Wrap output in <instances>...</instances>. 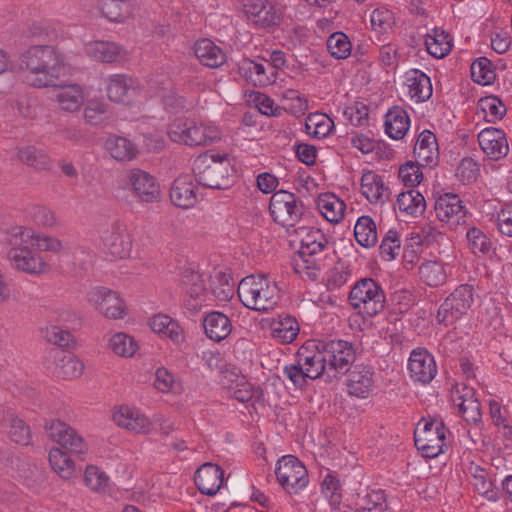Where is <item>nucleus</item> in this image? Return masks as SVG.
<instances>
[{"mask_svg": "<svg viewBox=\"0 0 512 512\" xmlns=\"http://www.w3.org/2000/svg\"><path fill=\"white\" fill-rule=\"evenodd\" d=\"M203 327L206 336L215 342L224 340L232 330L230 319L218 311H212L205 316Z\"/></svg>", "mask_w": 512, "mask_h": 512, "instance_id": "32", "label": "nucleus"}, {"mask_svg": "<svg viewBox=\"0 0 512 512\" xmlns=\"http://www.w3.org/2000/svg\"><path fill=\"white\" fill-rule=\"evenodd\" d=\"M269 211L273 220L291 233L297 224L304 221V204L295 194L286 190L273 193L269 202Z\"/></svg>", "mask_w": 512, "mask_h": 512, "instance_id": "7", "label": "nucleus"}, {"mask_svg": "<svg viewBox=\"0 0 512 512\" xmlns=\"http://www.w3.org/2000/svg\"><path fill=\"white\" fill-rule=\"evenodd\" d=\"M85 486L93 493L116 498V487L110 476L94 464L86 465L83 473Z\"/></svg>", "mask_w": 512, "mask_h": 512, "instance_id": "24", "label": "nucleus"}, {"mask_svg": "<svg viewBox=\"0 0 512 512\" xmlns=\"http://www.w3.org/2000/svg\"><path fill=\"white\" fill-rule=\"evenodd\" d=\"M194 53L200 63L209 68H217L226 61L225 52L206 38L195 42Z\"/></svg>", "mask_w": 512, "mask_h": 512, "instance_id": "30", "label": "nucleus"}, {"mask_svg": "<svg viewBox=\"0 0 512 512\" xmlns=\"http://www.w3.org/2000/svg\"><path fill=\"white\" fill-rule=\"evenodd\" d=\"M397 205L400 211L413 217L422 215L426 209L424 196L414 189L400 193L397 197Z\"/></svg>", "mask_w": 512, "mask_h": 512, "instance_id": "41", "label": "nucleus"}, {"mask_svg": "<svg viewBox=\"0 0 512 512\" xmlns=\"http://www.w3.org/2000/svg\"><path fill=\"white\" fill-rule=\"evenodd\" d=\"M130 186L135 197L143 203H153L160 198V186L156 178L150 173L140 170H130Z\"/></svg>", "mask_w": 512, "mask_h": 512, "instance_id": "18", "label": "nucleus"}, {"mask_svg": "<svg viewBox=\"0 0 512 512\" xmlns=\"http://www.w3.org/2000/svg\"><path fill=\"white\" fill-rule=\"evenodd\" d=\"M288 234L295 237L293 241L300 243L298 255L302 264L297 262L298 270H316L318 260L329 243L324 233L320 229L302 225Z\"/></svg>", "mask_w": 512, "mask_h": 512, "instance_id": "5", "label": "nucleus"}, {"mask_svg": "<svg viewBox=\"0 0 512 512\" xmlns=\"http://www.w3.org/2000/svg\"><path fill=\"white\" fill-rule=\"evenodd\" d=\"M240 69L243 71L245 78L252 82L254 86L263 87L275 81L276 76H272L266 71V67L262 63L255 62L250 59H244Z\"/></svg>", "mask_w": 512, "mask_h": 512, "instance_id": "43", "label": "nucleus"}, {"mask_svg": "<svg viewBox=\"0 0 512 512\" xmlns=\"http://www.w3.org/2000/svg\"><path fill=\"white\" fill-rule=\"evenodd\" d=\"M101 14L111 22H123L128 12V0H99Z\"/></svg>", "mask_w": 512, "mask_h": 512, "instance_id": "50", "label": "nucleus"}, {"mask_svg": "<svg viewBox=\"0 0 512 512\" xmlns=\"http://www.w3.org/2000/svg\"><path fill=\"white\" fill-rule=\"evenodd\" d=\"M169 138L187 146H206L220 139V132L214 126L198 124L187 118H176L168 126Z\"/></svg>", "mask_w": 512, "mask_h": 512, "instance_id": "6", "label": "nucleus"}, {"mask_svg": "<svg viewBox=\"0 0 512 512\" xmlns=\"http://www.w3.org/2000/svg\"><path fill=\"white\" fill-rule=\"evenodd\" d=\"M347 388L349 395L357 398H367L374 385V371L364 364H357L349 369Z\"/></svg>", "mask_w": 512, "mask_h": 512, "instance_id": "21", "label": "nucleus"}, {"mask_svg": "<svg viewBox=\"0 0 512 512\" xmlns=\"http://www.w3.org/2000/svg\"><path fill=\"white\" fill-rule=\"evenodd\" d=\"M42 334L47 342L61 347L68 346L73 340V336L69 331L54 324H49L42 328Z\"/></svg>", "mask_w": 512, "mask_h": 512, "instance_id": "57", "label": "nucleus"}, {"mask_svg": "<svg viewBox=\"0 0 512 512\" xmlns=\"http://www.w3.org/2000/svg\"><path fill=\"white\" fill-rule=\"evenodd\" d=\"M47 437L58 447L65 448L74 454H84L87 451L85 439L68 423L59 419H48L44 424Z\"/></svg>", "mask_w": 512, "mask_h": 512, "instance_id": "14", "label": "nucleus"}, {"mask_svg": "<svg viewBox=\"0 0 512 512\" xmlns=\"http://www.w3.org/2000/svg\"><path fill=\"white\" fill-rule=\"evenodd\" d=\"M108 351L114 356L126 357L128 352V335L123 331L111 330L106 336Z\"/></svg>", "mask_w": 512, "mask_h": 512, "instance_id": "55", "label": "nucleus"}, {"mask_svg": "<svg viewBox=\"0 0 512 512\" xmlns=\"http://www.w3.org/2000/svg\"><path fill=\"white\" fill-rule=\"evenodd\" d=\"M215 280L218 285L213 281L212 292L219 301H228L232 298L234 293V283L232 278L222 272L215 275Z\"/></svg>", "mask_w": 512, "mask_h": 512, "instance_id": "58", "label": "nucleus"}, {"mask_svg": "<svg viewBox=\"0 0 512 512\" xmlns=\"http://www.w3.org/2000/svg\"><path fill=\"white\" fill-rule=\"evenodd\" d=\"M354 236L360 246L374 247L378 241L377 226L374 220L368 215L359 217L354 226Z\"/></svg>", "mask_w": 512, "mask_h": 512, "instance_id": "39", "label": "nucleus"}, {"mask_svg": "<svg viewBox=\"0 0 512 512\" xmlns=\"http://www.w3.org/2000/svg\"><path fill=\"white\" fill-rule=\"evenodd\" d=\"M196 181L203 187L224 190L231 186V162L228 154L206 151L198 155L192 165Z\"/></svg>", "mask_w": 512, "mask_h": 512, "instance_id": "2", "label": "nucleus"}, {"mask_svg": "<svg viewBox=\"0 0 512 512\" xmlns=\"http://www.w3.org/2000/svg\"><path fill=\"white\" fill-rule=\"evenodd\" d=\"M409 126L410 118L403 108L395 106L389 109L385 116V132L391 139L404 138Z\"/></svg>", "mask_w": 512, "mask_h": 512, "instance_id": "33", "label": "nucleus"}, {"mask_svg": "<svg viewBox=\"0 0 512 512\" xmlns=\"http://www.w3.org/2000/svg\"><path fill=\"white\" fill-rule=\"evenodd\" d=\"M370 22L373 30L385 33L394 24L393 13L388 9L377 8L372 12Z\"/></svg>", "mask_w": 512, "mask_h": 512, "instance_id": "62", "label": "nucleus"}, {"mask_svg": "<svg viewBox=\"0 0 512 512\" xmlns=\"http://www.w3.org/2000/svg\"><path fill=\"white\" fill-rule=\"evenodd\" d=\"M106 90L110 101L115 103L123 102L128 93L126 76L122 74H116L109 77Z\"/></svg>", "mask_w": 512, "mask_h": 512, "instance_id": "54", "label": "nucleus"}, {"mask_svg": "<svg viewBox=\"0 0 512 512\" xmlns=\"http://www.w3.org/2000/svg\"><path fill=\"white\" fill-rule=\"evenodd\" d=\"M107 257L111 260L123 259L126 257L127 250L123 235L112 232L105 239Z\"/></svg>", "mask_w": 512, "mask_h": 512, "instance_id": "59", "label": "nucleus"}, {"mask_svg": "<svg viewBox=\"0 0 512 512\" xmlns=\"http://www.w3.org/2000/svg\"><path fill=\"white\" fill-rule=\"evenodd\" d=\"M273 338L283 344L291 343L299 334V325L295 318L290 315L279 316L271 324Z\"/></svg>", "mask_w": 512, "mask_h": 512, "instance_id": "40", "label": "nucleus"}, {"mask_svg": "<svg viewBox=\"0 0 512 512\" xmlns=\"http://www.w3.org/2000/svg\"><path fill=\"white\" fill-rule=\"evenodd\" d=\"M27 241V239L14 240L12 237V227L9 229L6 244L9 246L7 260L10 266L17 272L33 277L48 273L50 266L45 257L26 245L25 242Z\"/></svg>", "mask_w": 512, "mask_h": 512, "instance_id": "4", "label": "nucleus"}, {"mask_svg": "<svg viewBox=\"0 0 512 512\" xmlns=\"http://www.w3.org/2000/svg\"><path fill=\"white\" fill-rule=\"evenodd\" d=\"M473 302V286L469 284L458 286L440 305L437 312L438 322L445 326L454 324L467 313Z\"/></svg>", "mask_w": 512, "mask_h": 512, "instance_id": "10", "label": "nucleus"}, {"mask_svg": "<svg viewBox=\"0 0 512 512\" xmlns=\"http://www.w3.org/2000/svg\"><path fill=\"white\" fill-rule=\"evenodd\" d=\"M25 81L36 88L54 86L68 73L61 55L51 46H32L22 56Z\"/></svg>", "mask_w": 512, "mask_h": 512, "instance_id": "1", "label": "nucleus"}, {"mask_svg": "<svg viewBox=\"0 0 512 512\" xmlns=\"http://www.w3.org/2000/svg\"><path fill=\"white\" fill-rule=\"evenodd\" d=\"M419 165H421L420 162H418V164H415L409 161L404 165L400 166L398 177L405 186L415 187L421 183L423 179V173L420 170Z\"/></svg>", "mask_w": 512, "mask_h": 512, "instance_id": "60", "label": "nucleus"}, {"mask_svg": "<svg viewBox=\"0 0 512 512\" xmlns=\"http://www.w3.org/2000/svg\"><path fill=\"white\" fill-rule=\"evenodd\" d=\"M331 376L346 374L355 361L353 344L342 339L319 340Z\"/></svg>", "mask_w": 512, "mask_h": 512, "instance_id": "13", "label": "nucleus"}, {"mask_svg": "<svg viewBox=\"0 0 512 512\" xmlns=\"http://www.w3.org/2000/svg\"><path fill=\"white\" fill-rule=\"evenodd\" d=\"M466 237L472 253L486 255L492 249L490 238L479 228L473 226L467 230Z\"/></svg>", "mask_w": 512, "mask_h": 512, "instance_id": "52", "label": "nucleus"}, {"mask_svg": "<svg viewBox=\"0 0 512 512\" xmlns=\"http://www.w3.org/2000/svg\"><path fill=\"white\" fill-rule=\"evenodd\" d=\"M17 158L22 163L36 169H45L50 164L47 153L32 146L18 149Z\"/></svg>", "mask_w": 512, "mask_h": 512, "instance_id": "49", "label": "nucleus"}, {"mask_svg": "<svg viewBox=\"0 0 512 512\" xmlns=\"http://www.w3.org/2000/svg\"><path fill=\"white\" fill-rule=\"evenodd\" d=\"M13 239L35 241L43 252L59 255L64 251V242L57 236L38 233L33 228L24 225L12 226Z\"/></svg>", "mask_w": 512, "mask_h": 512, "instance_id": "20", "label": "nucleus"}, {"mask_svg": "<svg viewBox=\"0 0 512 512\" xmlns=\"http://www.w3.org/2000/svg\"><path fill=\"white\" fill-rule=\"evenodd\" d=\"M1 428L6 435L16 444L29 445L32 441V431L28 423L12 412H6L0 420Z\"/></svg>", "mask_w": 512, "mask_h": 512, "instance_id": "25", "label": "nucleus"}, {"mask_svg": "<svg viewBox=\"0 0 512 512\" xmlns=\"http://www.w3.org/2000/svg\"><path fill=\"white\" fill-rule=\"evenodd\" d=\"M170 200L182 209L193 207L197 203L196 186L187 176L176 178L170 189Z\"/></svg>", "mask_w": 512, "mask_h": 512, "instance_id": "27", "label": "nucleus"}, {"mask_svg": "<svg viewBox=\"0 0 512 512\" xmlns=\"http://www.w3.org/2000/svg\"><path fill=\"white\" fill-rule=\"evenodd\" d=\"M448 429L442 421L422 419L415 428L414 442L425 458H435L443 452Z\"/></svg>", "mask_w": 512, "mask_h": 512, "instance_id": "9", "label": "nucleus"}, {"mask_svg": "<svg viewBox=\"0 0 512 512\" xmlns=\"http://www.w3.org/2000/svg\"><path fill=\"white\" fill-rule=\"evenodd\" d=\"M180 283L187 294L185 305L192 313H197L201 310L202 302L207 295L205 280L203 276L191 269H184L181 273Z\"/></svg>", "mask_w": 512, "mask_h": 512, "instance_id": "17", "label": "nucleus"}, {"mask_svg": "<svg viewBox=\"0 0 512 512\" xmlns=\"http://www.w3.org/2000/svg\"><path fill=\"white\" fill-rule=\"evenodd\" d=\"M438 144L436 136L430 130L422 131L414 146V155L421 165H435L438 159Z\"/></svg>", "mask_w": 512, "mask_h": 512, "instance_id": "29", "label": "nucleus"}, {"mask_svg": "<svg viewBox=\"0 0 512 512\" xmlns=\"http://www.w3.org/2000/svg\"><path fill=\"white\" fill-rule=\"evenodd\" d=\"M297 362L310 380H315L325 373L331 377L319 340H309L302 345L297 352Z\"/></svg>", "mask_w": 512, "mask_h": 512, "instance_id": "16", "label": "nucleus"}, {"mask_svg": "<svg viewBox=\"0 0 512 512\" xmlns=\"http://www.w3.org/2000/svg\"><path fill=\"white\" fill-rule=\"evenodd\" d=\"M317 208L327 221L338 223L344 218L346 204L335 194L324 193L317 199Z\"/></svg>", "mask_w": 512, "mask_h": 512, "instance_id": "34", "label": "nucleus"}, {"mask_svg": "<svg viewBox=\"0 0 512 512\" xmlns=\"http://www.w3.org/2000/svg\"><path fill=\"white\" fill-rule=\"evenodd\" d=\"M471 78L480 85H490L495 81L496 72L491 60L486 57L477 58L470 67Z\"/></svg>", "mask_w": 512, "mask_h": 512, "instance_id": "46", "label": "nucleus"}, {"mask_svg": "<svg viewBox=\"0 0 512 512\" xmlns=\"http://www.w3.org/2000/svg\"><path fill=\"white\" fill-rule=\"evenodd\" d=\"M84 119L88 124L98 125L104 121L108 112L107 104L93 91H87L85 96Z\"/></svg>", "mask_w": 512, "mask_h": 512, "instance_id": "42", "label": "nucleus"}, {"mask_svg": "<svg viewBox=\"0 0 512 512\" xmlns=\"http://www.w3.org/2000/svg\"><path fill=\"white\" fill-rule=\"evenodd\" d=\"M401 241L396 230H389L382 239L379 250L385 260H393L400 252Z\"/></svg>", "mask_w": 512, "mask_h": 512, "instance_id": "56", "label": "nucleus"}, {"mask_svg": "<svg viewBox=\"0 0 512 512\" xmlns=\"http://www.w3.org/2000/svg\"><path fill=\"white\" fill-rule=\"evenodd\" d=\"M86 94L87 91L80 85H63L56 89L55 100L62 111L76 112L79 111L84 104Z\"/></svg>", "mask_w": 512, "mask_h": 512, "instance_id": "28", "label": "nucleus"}, {"mask_svg": "<svg viewBox=\"0 0 512 512\" xmlns=\"http://www.w3.org/2000/svg\"><path fill=\"white\" fill-rule=\"evenodd\" d=\"M326 45L329 53L335 59H346L351 54V42L343 32H335L330 35Z\"/></svg>", "mask_w": 512, "mask_h": 512, "instance_id": "51", "label": "nucleus"}, {"mask_svg": "<svg viewBox=\"0 0 512 512\" xmlns=\"http://www.w3.org/2000/svg\"><path fill=\"white\" fill-rule=\"evenodd\" d=\"M409 94L416 102H424L432 96L430 78L419 70H411L407 75Z\"/></svg>", "mask_w": 512, "mask_h": 512, "instance_id": "37", "label": "nucleus"}, {"mask_svg": "<svg viewBox=\"0 0 512 512\" xmlns=\"http://www.w3.org/2000/svg\"><path fill=\"white\" fill-rule=\"evenodd\" d=\"M224 481L223 469L213 463L201 465L195 472L194 482L198 490L205 495L213 496L221 488Z\"/></svg>", "mask_w": 512, "mask_h": 512, "instance_id": "22", "label": "nucleus"}, {"mask_svg": "<svg viewBox=\"0 0 512 512\" xmlns=\"http://www.w3.org/2000/svg\"><path fill=\"white\" fill-rule=\"evenodd\" d=\"M56 360V373L64 379L79 378L84 372V363L78 357L61 350L51 352Z\"/></svg>", "mask_w": 512, "mask_h": 512, "instance_id": "31", "label": "nucleus"}, {"mask_svg": "<svg viewBox=\"0 0 512 512\" xmlns=\"http://www.w3.org/2000/svg\"><path fill=\"white\" fill-rule=\"evenodd\" d=\"M436 218L450 229L456 230L466 223L468 211L457 194L445 193L434 203Z\"/></svg>", "mask_w": 512, "mask_h": 512, "instance_id": "15", "label": "nucleus"}, {"mask_svg": "<svg viewBox=\"0 0 512 512\" xmlns=\"http://www.w3.org/2000/svg\"><path fill=\"white\" fill-rule=\"evenodd\" d=\"M473 486L487 500L497 501L499 499V492L494 488L492 480L488 478L487 471L479 466L474 467Z\"/></svg>", "mask_w": 512, "mask_h": 512, "instance_id": "47", "label": "nucleus"}, {"mask_svg": "<svg viewBox=\"0 0 512 512\" xmlns=\"http://www.w3.org/2000/svg\"><path fill=\"white\" fill-rule=\"evenodd\" d=\"M275 475L279 484L289 494H297L309 482L306 467L294 455L282 456L277 461Z\"/></svg>", "mask_w": 512, "mask_h": 512, "instance_id": "12", "label": "nucleus"}, {"mask_svg": "<svg viewBox=\"0 0 512 512\" xmlns=\"http://www.w3.org/2000/svg\"><path fill=\"white\" fill-rule=\"evenodd\" d=\"M84 54L95 61L113 62L120 54V47L114 42L93 40L84 45Z\"/></svg>", "mask_w": 512, "mask_h": 512, "instance_id": "35", "label": "nucleus"}, {"mask_svg": "<svg viewBox=\"0 0 512 512\" xmlns=\"http://www.w3.org/2000/svg\"><path fill=\"white\" fill-rule=\"evenodd\" d=\"M478 142L483 152L493 160H499L508 154V142L505 133L500 129H483L478 134Z\"/></svg>", "mask_w": 512, "mask_h": 512, "instance_id": "23", "label": "nucleus"}, {"mask_svg": "<svg viewBox=\"0 0 512 512\" xmlns=\"http://www.w3.org/2000/svg\"><path fill=\"white\" fill-rule=\"evenodd\" d=\"M481 109L488 113V122L495 123L497 120L503 118L506 113V108L497 97H486L480 100Z\"/></svg>", "mask_w": 512, "mask_h": 512, "instance_id": "64", "label": "nucleus"}, {"mask_svg": "<svg viewBox=\"0 0 512 512\" xmlns=\"http://www.w3.org/2000/svg\"><path fill=\"white\" fill-rule=\"evenodd\" d=\"M349 301L359 313L373 317L383 311L386 300L382 287L374 279L363 278L351 289Z\"/></svg>", "mask_w": 512, "mask_h": 512, "instance_id": "8", "label": "nucleus"}, {"mask_svg": "<svg viewBox=\"0 0 512 512\" xmlns=\"http://www.w3.org/2000/svg\"><path fill=\"white\" fill-rule=\"evenodd\" d=\"M408 369L415 381L430 383L437 373L433 356L422 348L414 349L409 358Z\"/></svg>", "mask_w": 512, "mask_h": 512, "instance_id": "19", "label": "nucleus"}, {"mask_svg": "<svg viewBox=\"0 0 512 512\" xmlns=\"http://www.w3.org/2000/svg\"><path fill=\"white\" fill-rule=\"evenodd\" d=\"M421 280L430 287H439L446 283L447 272L440 261H426L419 267Z\"/></svg>", "mask_w": 512, "mask_h": 512, "instance_id": "44", "label": "nucleus"}, {"mask_svg": "<svg viewBox=\"0 0 512 512\" xmlns=\"http://www.w3.org/2000/svg\"><path fill=\"white\" fill-rule=\"evenodd\" d=\"M361 190L365 198L373 202L383 201L388 198V188L380 175L373 171H367L361 177Z\"/></svg>", "mask_w": 512, "mask_h": 512, "instance_id": "36", "label": "nucleus"}, {"mask_svg": "<svg viewBox=\"0 0 512 512\" xmlns=\"http://www.w3.org/2000/svg\"><path fill=\"white\" fill-rule=\"evenodd\" d=\"M243 305L256 311L272 310L280 300V289L265 275H249L243 278L237 289Z\"/></svg>", "mask_w": 512, "mask_h": 512, "instance_id": "3", "label": "nucleus"}, {"mask_svg": "<svg viewBox=\"0 0 512 512\" xmlns=\"http://www.w3.org/2000/svg\"><path fill=\"white\" fill-rule=\"evenodd\" d=\"M151 329L160 335H164L174 342L181 338V328L176 321L165 314L154 315L149 322Z\"/></svg>", "mask_w": 512, "mask_h": 512, "instance_id": "45", "label": "nucleus"}, {"mask_svg": "<svg viewBox=\"0 0 512 512\" xmlns=\"http://www.w3.org/2000/svg\"><path fill=\"white\" fill-rule=\"evenodd\" d=\"M89 304L103 317L111 320L123 319L127 305L125 295L105 286H98L88 294Z\"/></svg>", "mask_w": 512, "mask_h": 512, "instance_id": "11", "label": "nucleus"}, {"mask_svg": "<svg viewBox=\"0 0 512 512\" xmlns=\"http://www.w3.org/2000/svg\"><path fill=\"white\" fill-rule=\"evenodd\" d=\"M351 276L350 270L343 263H336L328 273L327 287L335 290L345 285Z\"/></svg>", "mask_w": 512, "mask_h": 512, "instance_id": "63", "label": "nucleus"}, {"mask_svg": "<svg viewBox=\"0 0 512 512\" xmlns=\"http://www.w3.org/2000/svg\"><path fill=\"white\" fill-rule=\"evenodd\" d=\"M130 358H133L135 361L142 360V364L144 370L146 372H150L155 366V359L153 354L151 353L148 347H141L138 342L134 340L133 337L130 336Z\"/></svg>", "mask_w": 512, "mask_h": 512, "instance_id": "61", "label": "nucleus"}, {"mask_svg": "<svg viewBox=\"0 0 512 512\" xmlns=\"http://www.w3.org/2000/svg\"><path fill=\"white\" fill-rule=\"evenodd\" d=\"M460 399L461 402L457 406L463 419L468 423L475 424L479 422L482 418L480 402L472 395L468 396V393L465 396H461Z\"/></svg>", "mask_w": 512, "mask_h": 512, "instance_id": "53", "label": "nucleus"}, {"mask_svg": "<svg viewBox=\"0 0 512 512\" xmlns=\"http://www.w3.org/2000/svg\"><path fill=\"white\" fill-rule=\"evenodd\" d=\"M427 52L435 58H443L452 49V39L446 31L434 28L430 34L425 36Z\"/></svg>", "mask_w": 512, "mask_h": 512, "instance_id": "38", "label": "nucleus"}, {"mask_svg": "<svg viewBox=\"0 0 512 512\" xmlns=\"http://www.w3.org/2000/svg\"><path fill=\"white\" fill-rule=\"evenodd\" d=\"M228 388L231 391L232 397L241 403H247L252 400L259 401L263 397L262 390L245 381L244 376H241L236 381L235 386L230 385Z\"/></svg>", "mask_w": 512, "mask_h": 512, "instance_id": "48", "label": "nucleus"}, {"mask_svg": "<svg viewBox=\"0 0 512 512\" xmlns=\"http://www.w3.org/2000/svg\"><path fill=\"white\" fill-rule=\"evenodd\" d=\"M65 448L53 446L48 451V462L51 470L63 480H71L77 475V465Z\"/></svg>", "mask_w": 512, "mask_h": 512, "instance_id": "26", "label": "nucleus"}]
</instances>
